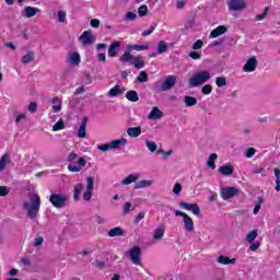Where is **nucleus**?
Masks as SVG:
<instances>
[{"label":"nucleus","mask_w":280,"mask_h":280,"mask_svg":"<svg viewBox=\"0 0 280 280\" xmlns=\"http://www.w3.org/2000/svg\"><path fill=\"white\" fill-rule=\"evenodd\" d=\"M79 39L81 40L83 47H86V45H93V43H95V36H93L91 31H84Z\"/></svg>","instance_id":"11"},{"label":"nucleus","mask_w":280,"mask_h":280,"mask_svg":"<svg viewBox=\"0 0 280 280\" xmlns=\"http://www.w3.org/2000/svg\"><path fill=\"white\" fill-rule=\"evenodd\" d=\"M163 235H165V226L155 230V233L153 234V240H161Z\"/></svg>","instance_id":"38"},{"label":"nucleus","mask_w":280,"mask_h":280,"mask_svg":"<svg viewBox=\"0 0 280 280\" xmlns=\"http://www.w3.org/2000/svg\"><path fill=\"white\" fill-rule=\"evenodd\" d=\"M35 52L34 50H30L26 55L22 57V65H30V62H34Z\"/></svg>","instance_id":"27"},{"label":"nucleus","mask_w":280,"mask_h":280,"mask_svg":"<svg viewBox=\"0 0 280 280\" xmlns=\"http://www.w3.org/2000/svg\"><path fill=\"white\" fill-rule=\"evenodd\" d=\"M93 266H96V268H100V270H104L106 262L96 260L95 262H93Z\"/></svg>","instance_id":"61"},{"label":"nucleus","mask_w":280,"mask_h":280,"mask_svg":"<svg viewBox=\"0 0 280 280\" xmlns=\"http://www.w3.org/2000/svg\"><path fill=\"white\" fill-rule=\"evenodd\" d=\"M145 143L150 152H156V142L147 140Z\"/></svg>","instance_id":"46"},{"label":"nucleus","mask_w":280,"mask_h":280,"mask_svg":"<svg viewBox=\"0 0 280 280\" xmlns=\"http://www.w3.org/2000/svg\"><path fill=\"white\" fill-rule=\"evenodd\" d=\"M179 207L185 211H190L194 215H200V206L198 203L179 202Z\"/></svg>","instance_id":"10"},{"label":"nucleus","mask_w":280,"mask_h":280,"mask_svg":"<svg viewBox=\"0 0 280 280\" xmlns=\"http://www.w3.org/2000/svg\"><path fill=\"white\" fill-rule=\"evenodd\" d=\"M128 137H131V139H137L141 135V127H129L127 129Z\"/></svg>","instance_id":"25"},{"label":"nucleus","mask_w":280,"mask_h":280,"mask_svg":"<svg viewBox=\"0 0 280 280\" xmlns=\"http://www.w3.org/2000/svg\"><path fill=\"white\" fill-rule=\"evenodd\" d=\"M89 121V118L86 116H84L82 118L81 125L79 126L78 129V133L77 137H79V139H85L86 138V124Z\"/></svg>","instance_id":"16"},{"label":"nucleus","mask_w":280,"mask_h":280,"mask_svg":"<svg viewBox=\"0 0 280 280\" xmlns=\"http://www.w3.org/2000/svg\"><path fill=\"white\" fill-rule=\"evenodd\" d=\"M58 130H65V121L62 119L58 120L54 126H52V131L58 132Z\"/></svg>","instance_id":"41"},{"label":"nucleus","mask_w":280,"mask_h":280,"mask_svg":"<svg viewBox=\"0 0 280 280\" xmlns=\"http://www.w3.org/2000/svg\"><path fill=\"white\" fill-rule=\"evenodd\" d=\"M218 264H221L222 266H229V265H235L236 259L235 258H229V256L221 255L217 258Z\"/></svg>","instance_id":"20"},{"label":"nucleus","mask_w":280,"mask_h":280,"mask_svg":"<svg viewBox=\"0 0 280 280\" xmlns=\"http://www.w3.org/2000/svg\"><path fill=\"white\" fill-rule=\"evenodd\" d=\"M210 80H211V72L199 71L189 79L188 84L190 89H196V86H201V84H205Z\"/></svg>","instance_id":"3"},{"label":"nucleus","mask_w":280,"mask_h":280,"mask_svg":"<svg viewBox=\"0 0 280 280\" xmlns=\"http://www.w3.org/2000/svg\"><path fill=\"white\" fill-rule=\"evenodd\" d=\"M131 65H133L135 69H143L145 67V61L143 60V57H133L131 60Z\"/></svg>","instance_id":"24"},{"label":"nucleus","mask_w":280,"mask_h":280,"mask_svg":"<svg viewBox=\"0 0 280 280\" xmlns=\"http://www.w3.org/2000/svg\"><path fill=\"white\" fill-rule=\"evenodd\" d=\"M174 86H176V75L171 74L162 83V91H172Z\"/></svg>","instance_id":"13"},{"label":"nucleus","mask_w":280,"mask_h":280,"mask_svg":"<svg viewBox=\"0 0 280 280\" xmlns=\"http://www.w3.org/2000/svg\"><path fill=\"white\" fill-rule=\"evenodd\" d=\"M137 19V13L129 11L125 15L126 21H135Z\"/></svg>","instance_id":"50"},{"label":"nucleus","mask_w":280,"mask_h":280,"mask_svg":"<svg viewBox=\"0 0 280 280\" xmlns=\"http://www.w3.org/2000/svg\"><path fill=\"white\" fill-rule=\"evenodd\" d=\"M257 69V58L250 57L243 67L245 73H253Z\"/></svg>","instance_id":"14"},{"label":"nucleus","mask_w":280,"mask_h":280,"mask_svg":"<svg viewBox=\"0 0 280 280\" xmlns=\"http://www.w3.org/2000/svg\"><path fill=\"white\" fill-rule=\"evenodd\" d=\"M143 218H145V212H140L136 219H135V223L139 224V222H141V220H143Z\"/></svg>","instance_id":"62"},{"label":"nucleus","mask_w":280,"mask_h":280,"mask_svg":"<svg viewBox=\"0 0 280 280\" xmlns=\"http://www.w3.org/2000/svg\"><path fill=\"white\" fill-rule=\"evenodd\" d=\"M196 25V20L192 18L185 23V30H191Z\"/></svg>","instance_id":"55"},{"label":"nucleus","mask_w":280,"mask_h":280,"mask_svg":"<svg viewBox=\"0 0 280 280\" xmlns=\"http://www.w3.org/2000/svg\"><path fill=\"white\" fill-rule=\"evenodd\" d=\"M218 160V154L217 153H212L210 154L207 165L208 167H210V170H215V161Z\"/></svg>","instance_id":"32"},{"label":"nucleus","mask_w":280,"mask_h":280,"mask_svg":"<svg viewBox=\"0 0 280 280\" xmlns=\"http://www.w3.org/2000/svg\"><path fill=\"white\" fill-rule=\"evenodd\" d=\"M150 49L149 45H127V50L119 57V62H132V59L135 56H132V54H130V51H145Z\"/></svg>","instance_id":"2"},{"label":"nucleus","mask_w":280,"mask_h":280,"mask_svg":"<svg viewBox=\"0 0 280 280\" xmlns=\"http://www.w3.org/2000/svg\"><path fill=\"white\" fill-rule=\"evenodd\" d=\"M228 8L230 12H240L246 10V1L244 0H228Z\"/></svg>","instance_id":"7"},{"label":"nucleus","mask_w":280,"mask_h":280,"mask_svg":"<svg viewBox=\"0 0 280 280\" xmlns=\"http://www.w3.org/2000/svg\"><path fill=\"white\" fill-rule=\"evenodd\" d=\"M150 185H152V180L142 179L135 185V189H143L144 187H150Z\"/></svg>","instance_id":"36"},{"label":"nucleus","mask_w":280,"mask_h":280,"mask_svg":"<svg viewBox=\"0 0 280 280\" xmlns=\"http://www.w3.org/2000/svg\"><path fill=\"white\" fill-rule=\"evenodd\" d=\"M215 85L219 89H222V88L226 86V77H218L215 79Z\"/></svg>","instance_id":"39"},{"label":"nucleus","mask_w":280,"mask_h":280,"mask_svg":"<svg viewBox=\"0 0 280 280\" xmlns=\"http://www.w3.org/2000/svg\"><path fill=\"white\" fill-rule=\"evenodd\" d=\"M86 191L83 192V200H85V202H89V200H91L92 196H93V187L95 185V180L93 179V177H88L86 178Z\"/></svg>","instance_id":"12"},{"label":"nucleus","mask_w":280,"mask_h":280,"mask_svg":"<svg viewBox=\"0 0 280 280\" xmlns=\"http://www.w3.org/2000/svg\"><path fill=\"white\" fill-rule=\"evenodd\" d=\"M261 246V243H259V241H253L250 243V246H249V250H252V253H255V250H257L259 247Z\"/></svg>","instance_id":"49"},{"label":"nucleus","mask_w":280,"mask_h":280,"mask_svg":"<svg viewBox=\"0 0 280 280\" xmlns=\"http://www.w3.org/2000/svg\"><path fill=\"white\" fill-rule=\"evenodd\" d=\"M10 194V190L5 186H0V197L4 198V196H8Z\"/></svg>","instance_id":"58"},{"label":"nucleus","mask_w":280,"mask_h":280,"mask_svg":"<svg viewBox=\"0 0 280 280\" xmlns=\"http://www.w3.org/2000/svg\"><path fill=\"white\" fill-rule=\"evenodd\" d=\"M148 81V72L141 71L137 77V82L143 83Z\"/></svg>","instance_id":"44"},{"label":"nucleus","mask_w":280,"mask_h":280,"mask_svg":"<svg viewBox=\"0 0 280 280\" xmlns=\"http://www.w3.org/2000/svg\"><path fill=\"white\" fill-rule=\"evenodd\" d=\"M261 205H264V197H257V202L254 208V215H257L259 213Z\"/></svg>","instance_id":"37"},{"label":"nucleus","mask_w":280,"mask_h":280,"mask_svg":"<svg viewBox=\"0 0 280 280\" xmlns=\"http://www.w3.org/2000/svg\"><path fill=\"white\" fill-rule=\"evenodd\" d=\"M205 45V42H202V39H197L194 45H192V49L194 51H198V49H202V46Z\"/></svg>","instance_id":"47"},{"label":"nucleus","mask_w":280,"mask_h":280,"mask_svg":"<svg viewBox=\"0 0 280 280\" xmlns=\"http://www.w3.org/2000/svg\"><path fill=\"white\" fill-rule=\"evenodd\" d=\"M237 196V188L235 187H224L221 188L222 200H231V198Z\"/></svg>","instance_id":"9"},{"label":"nucleus","mask_w":280,"mask_h":280,"mask_svg":"<svg viewBox=\"0 0 280 280\" xmlns=\"http://www.w3.org/2000/svg\"><path fill=\"white\" fill-rule=\"evenodd\" d=\"M154 30H156V24L155 25H151L149 27V30L143 31L142 32V36H150V34H152L154 32Z\"/></svg>","instance_id":"56"},{"label":"nucleus","mask_w":280,"mask_h":280,"mask_svg":"<svg viewBox=\"0 0 280 280\" xmlns=\"http://www.w3.org/2000/svg\"><path fill=\"white\" fill-rule=\"evenodd\" d=\"M184 102H185L186 106L191 107V106H196V104H198V98L194 97V96H185Z\"/></svg>","instance_id":"33"},{"label":"nucleus","mask_w":280,"mask_h":280,"mask_svg":"<svg viewBox=\"0 0 280 280\" xmlns=\"http://www.w3.org/2000/svg\"><path fill=\"white\" fill-rule=\"evenodd\" d=\"M121 49V42H112L108 47V57L109 58H117V51Z\"/></svg>","instance_id":"15"},{"label":"nucleus","mask_w":280,"mask_h":280,"mask_svg":"<svg viewBox=\"0 0 280 280\" xmlns=\"http://www.w3.org/2000/svg\"><path fill=\"white\" fill-rule=\"evenodd\" d=\"M82 167H86V159L79 158L77 162H71L68 165V171L72 173L82 172Z\"/></svg>","instance_id":"8"},{"label":"nucleus","mask_w":280,"mask_h":280,"mask_svg":"<svg viewBox=\"0 0 280 280\" xmlns=\"http://www.w3.org/2000/svg\"><path fill=\"white\" fill-rule=\"evenodd\" d=\"M78 159V153L75 152H70L67 156V162L68 163H73V161H75Z\"/></svg>","instance_id":"52"},{"label":"nucleus","mask_w":280,"mask_h":280,"mask_svg":"<svg viewBox=\"0 0 280 280\" xmlns=\"http://www.w3.org/2000/svg\"><path fill=\"white\" fill-rule=\"evenodd\" d=\"M126 143H128V140H126V138H121L109 142V147L110 150H119V148H121V145H126Z\"/></svg>","instance_id":"22"},{"label":"nucleus","mask_w":280,"mask_h":280,"mask_svg":"<svg viewBox=\"0 0 280 280\" xmlns=\"http://www.w3.org/2000/svg\"><path fill=\"white\" fill-rule=\"evenodd\" d=\"M118 95H124V90L119 85H115L109 90V97H118Z\"/></svg>","instance_id":"30"},{"label":"nucleus","mask_w":280,"mask_h":280,"mask_svg":"<svg viewBox=\"0 0 280 280\" xmlns=\"http://www.w3.org/2000/svg\"><path fill=\"white\" fill-rule=\"evenodd\" d=\"M229 32V28L224 25H219L217 28L212 30L210 33V38H218L219 36H222V34H226Z\"/></svg>","instance_id":"18"},{"label":"nucleus","mask_w":280,"mask_h":280,"mask_svg":"<svg viewBox=\"0 0 280 280\" xmlns=\"http://www.w3.org/2000/svg\"><path fill=\"white\" fill-rule=\"evenodd\" d=\"M49 202L55 209H65V207H67V196L62 194H51L49 196Z\"/></svg>","instance_id":"4"},{"label":"nucleus","mask_w":280,"mask_h":280,"mask_svg":"<svg viewBox=\"0 0 280 280\" xmlns=\"http://www.w3.org/2000/svg\"><path fill=\"white\" fill-rule=\"evenodd\" d=\"M138 14H139V16H141V18L148 16V5L142 4L141 7H139V9H138Z\"/></svg>","instance_id":"45"},{"label":"nucleus","mask_w":280,"mask_h":280,"mask_svg":"<svg viewBox=\"0 0 280 280\" xmlns=\"http://www.w3.org/2000/svg\"><path fill=\"white\" fill-rule=\"evenodd\" d=\"M166 51H167V43H165V40H161L158 44L156 52H153L152 55H150V58H154V56L165 54Z\"/></svg>","instance_id":"21"},{"label":"nucleus","mask_w":280,"mask_h":280,"mask_svg":"<svg viewBox=\"0 0 280 280\" xmlns=\"http://www.w3.org/2000/svg\"><path fill=\"white\" fill-rule=\"evenodd\" d=\"M273 174L276 176V191H280V170L275 168Z\"/></svg>","instance_id":"40"},{"label":"nucleus","mask_w":280,"mask_h":280,"mask_svg":"<svg viewBox=\"0 0 280 280\" xmlns=\"http://www.w3.org/2000/svg\"><path fill=\"white\" fill-rule=\"evenodd\" d=\"M202 95H211L213 93V86L211 84H206L201 88Z\"/></svg>","instance_id":"42"},{"label":"nucleus","mask_w":280,"mask_h":280,"mask_svg":"<svg viewBox=\"0 0 280 280\" xmlns=\"http://www.w3.org/2000/svg\"><path fill=\"white\" fill-rule=\"evenodd\" d=\"M137 180H139V175L131 174L122 180V185H130L131 183H137Z\"/></svg>","instance_id":"35"},{"label":"nucleus","mask_w":280,"mask_h":280,"mask_svg":"<svg viewBox=\"0 0 280 280\" xmlns=\"http://www.w3.org/2000/svg\"><path fill=\"white\" fill-rule=\"evenodd\" d=\"M108 237H121L124 236V230L119 226L113 228L107 233Z\"/></svg>","instance_id":"26"},{"label":"nucleus","mask_w":280,"mask_h":280,"mask_svg":"<svg viewBox=\"0 0 280 280\" xmlns=\"http://www.w3.org/2000/svg\"><path fill=\"white\" fill-rule=\"evenodd\" d=\"M175 215L183 218L185 231H187L188 233H191V231H194V219H191V217L180 210H176Z\"/></svg>","instance_id":"6"},{"label":"nucleus","mask_w":280,"mask_h":280,"mask_svg":"<svg viewBox=\"0 0 280 280\" xmlns=\"http://www.w3.org/2000/svg\"><path fill=\"white\" fill-rule=\"evenodd\" d=\"M90 25H91V27H94V28L100 27V20H97V19L91 20Z\"/></svg>","instance_id":"63"},{"label":"nucleus","mask_w":280,"mask_h":280,"mask_svg":"<svg viewBox=\"0 0 280 280\" xmlns=\"http://www.w3.org/2000/svg\"><path fill=\"white\" fill-rule=\"evenodd\" d=\"M255 148H248L245 153L246 159H253V156H255Z\"/></svg>","instance_id":"54"},{"label":"nucleus","mask_w":280,"mask_h":280,"mask_svg":"<svg viewBox=\"0 0 280 280\" xmlns=\"http://www.w3.org/2000/svg\"><path fill=\"white\" fill-rule=\"evenodd\" d=\"M8 154H3L0 159V172H3L5 170V165H8Z\"/></svg>","instance_id":"43"},{"label":"nucleus","mask_w":280,"mask_h":280,"mask_svg":"<svg viewBox=\"0 0 280 280\" xmlns=\"http://www.w3.org/2000/svg\"><path fill=\"white\" fill-rule=\"evenodd\" d=\"M97 148L101 152H108L110 150V143L100 144Z\"/></svg>","instance_id":"59"},{"label":"nucleus","mask_w":280,"mask_h":280,"mask_svg":"<svg viewBox=\"0 0 280 280\" xmlns=\"http://www.w3.org/2000/svg\"><path fill=\"white\" fill-rule=\"evenodd\" d=\"M42 244H43V237L39 236V237H36V238H35V242H34L33 246L38 247V246H40Z\"/></svg>","instance_id":"64"},{"label":"nucleus","mask_w":280,"mask_h":280,"mask_svg":"<svg viewBox=\"0 0 280 280\" xmlns=\"http://www.w3.org/2000/svg\"><path fill=\"white\" fill-rule=\"evenodd\" d=\"M268 10H270V8H265L264 12L261 14H257L256 15V21H264V19H266V16H268Z\"/></svg>","instance_id":"48"},{"label":"nucleus","mask_w":280,"mask_h":280,"mask_svg":"<svg viewBox=\"0 0 280 280\" xmlns=\"http://www.w3.org/2000/svg\"><path fill=\"white\" fill-rule=\"evenodd\" d=\"M30 201L31 203L25 202L23 207L26 209L28 218H36L40 210V196L33 194L30 196Z\"/></svg>","instance_id":"1"},{"label":"nucleus","mask_w":280,"mask_h":280,"mask_svg":"<svg viewBox=\"0 0 280 280\" xmlns=\"http://www.w3.org/2000/svg\"><path fill=\"white\" fill-rule=\"evenodd\" d=\"M163 118V112L159 107H153L148 116V119H161Z\"/></svg>","instance_id":"23"},{"label":"nucleus","mask_w":280,"mask_h":280,"mask_svg":"<svg viewBox=\"0 0 280 280\" xmlns=\"http://www.w3.org/2000/svg\"><path fill=\"white\" fill-rule=\"evenodd\" d=\"M127 257L135 266H141V247L133 246L127 252Z\"/></svg>","instance_id":"5"},{"label":"nucleus","mask_w":280,"mask_h":280,"mask_svg":"<svg viewBox=\"0 0 280 280\" xmlns=\"http://www.w3.org/2000/svg\"><path fill=\"white\" fill-rule=\"evenodd\" d=\"M180 191H183V186L180 185V183H176L173 187V194H175V196H178Z\"/></svg>","instance_id":"51"},{"label":"nucleus","mask_w":280,"mask_h":280,"mask_svg":"<svg viewBox=\"0 0 280 280\" xmlns=\"http://www.w3.org/2000/svg\"><path fill=\"white\" fill-rule=\"evenodd\" d=\"M82 189H84V186L82 184H77L73 189V200L78 201L80 200V196L82 194Z\"/></svg>","instance_id":"29"},{"label":"nucleus","mask_w":280,"mask_h":280,"mask_svg":"<svg viewBox=\"0 0 280 280\" xmlns=\"http://www.w3.org/2000/svg\"><path fill=\"white\" fill-rule=\"evenodd\" d=\"M234 172H235V166L231 164L222 165L219 167V174H221V176H233Z\"/></svg>","instance_id":"17"},{"label":"nucleus","mask_w":280,"mask_h":280,"mask_svg":"<svg viewBox=\"0 0 280 280\" xmlns=\"http://www.w3.org/2000/svg\"><path fill=\"white\" fill-rule=\"evenodd\" d=\"M189 57L192 60H200V58H202V55H200V52L198 51H190Z\"/></svg>","instance_id":"57"},{"label":"nucleus","mask_w":280,"mask_h":280,"mask_svg":"<svg viewBox=\"0 0 280 280\" xmlns=\"http://www.w3.org/2000/svg\"><path fill=\"white\" fill-rule=\"evenodd\" d=\"M257 235H259V232H257V230L250 231L246 235V242H248V244H253V242H255V240H257Z\"/></svg>","instance_id":"34"},{"label":"nucleus","mask_w":280,"mask_h":280,"mask_svg":"<svg viewBox=\"0 0 280 280\" xmlns=\"http://www.w3.org/2000/svg\"><path fill=\"white\" fill-rule=\"evenodd\" d=\"M69 60L71 65L78 66L80 62H82V58L80 57V52H72L69 55Z\"/></svg>","instance_id":"28"},{"label":"nucleus","mask_w":280,"mask_h":280,"mask_svg":"<svg viewBox=\"0 0 280 280\" xmlns=\"http://www.w3.org/2000/svg\"><path fill=\"white\" fill-rule=\"evenodd\" d=\"M126 97L129 102H139V94L135 90L128 91Z\"/></svg>","instance_id":"31"},{"label":"nucleus","mask_w":280,"mask_h":280,"mask_svg":"<svg viewBox=\"0 0 280 280\" xmlns=\"http://www.w3.org/2000/svg\"><path fill=\"white\" fill-rule=\"evenodd\" d=\"M37 108H38V104L37 103H35V102L30 103V105H28V112L30 113H35L37 110Z\"/></svg>","instance_id":"60"},{"label":"nucleus","mask_w":280,"mask_h":280,"mask_svg":"<svg viewBox=\"0 0 280 280\" xmlns=\"http://www.w3.org/2000/svg\"><path fill=\"white\" fill-rule=\"evenodd\" d=\"M59 23H65V19H67V12L58 11L57 13Z\"/></svg>","instance_id":"53"},{"label":"nucleus","mask_w":280,"mask_h":280,"mask_svg":"<svg viewBox=\"0 0 280 280\" xmlns=\"http://www.w3.org/2000/svg\"><path fill=\"white\" fill-rule=\"evenodd\" d=\"M40 12V9L36 7H25L24 8V16L25 19H32L33 16H36Z\"/></svg>","instance_id":"19"}]
</instances>
